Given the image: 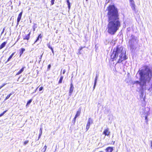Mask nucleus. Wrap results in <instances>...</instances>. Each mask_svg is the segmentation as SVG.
<instances>
[{"instance_id":"4468645a","label":"nucleus","mask_w":152,"mask_h":152,"mask_svg":"<svg viewBox=\"0 0 152 152\" xmlns=\"http://www.w3.org/2000/svg\"><path fill=\"white\" fill-rule=\"evenodd\" d=\"M25 68V67H23L16 74V75H18L24 71V69Z\"/></svg>"},{"instance_id":"aec40b11","label":"nucleus","mask_w":152,"mask_h":152,"mask_svg":"<svg viewBox=\"0 0 152 152\" xmlns=\"http://www.w3.org/2000/svg\"><path fill=\"white\" fill-rule=\"evenodd\" d=\"M66 2L68 6V9L70 10V3L69 1V0H66Z\"/></svg>"},{"instance_id":"a211bd4d","label":"nucleus","mask_w":152,"mask_h":152,"mask_svg":"<svg viewBox=\"0 0 152 152\" xmlns=\"http://www.w3.org/2000/svg\"><path fill=\"white\" fill-rule=\"evenodd\" d=\"M149 115V113H146V115H145V122L147 123L148 122V115Z\"/></svg>"},{"instance_id":"39448f33","label":"nucleus","mask_w":152,"mask_h":152,"mask_svg":"<svg viewBox=\"0 0 152 152\" xmlns=\"http://www.w3.org/2000/svg\"><path fill=\"white\" fill-rule=\"evenodd\" d=\"M149 110V109L148 111ZM140 113L141 115H146L147 113H149V111H146V108L144 107H142V108L140 109Z\"/></svg>"},{"instance_id":"72a5a7b5","label":"nucleus","mask_w":152,"mask_h":152,"mask_svg":"<svg viewBox=\"0 0 152 152\" xmlns=\"http://www.w3.org/2000/svg\"><path fill=\"white\" fill-rule=\"evenodd\" d=\"M43 89V88L42 87H40L39 88V91H41Z\"/></svg>"},{"instance_id":"7ed1b4c3","label":"nucleus","mask_w":152,"mask_h":152,"mask_svg":"<svg viewBox=\"0 0 152 152\" xmlns=\"http://www.w3.org/2000/svg\"><path fill=\"white\" fill-rule=\"evenodd\" d=\"M110 56L112 61H117V63H121L128 58L125 49L122 47L118 46L114 48Z\"/></svg>"},{"instance_id":"7c9ffc66","label":"nucleus","mask_w":152,"mask_h":152,"mask_svg":"<svg viewBox=\"0 0 152 152\" xmlns=\"http://www.w3.org/2000/svg\"><path fill=\"white\" fill-rule=\"evenodd\" d=\"M28 142V141L26 140L24 142V145H26V144H27Z\"/></svg>"},{"instance_id":"dca6fc26","label":"nucleus","mask_w":152,"mask_h":152,"mask_svg":"<svg viewBox=\"0 0 152 152\" xmlns=\"http://www.w3.org/2000/svg\"><path fill=\"white\" fill-rule=\"evenodd\" d=\"M80 113H81V110L80 109V110H79L77 112V113L75 115V118H77V117H78V116H79L80 115Z\"/></svg>"},{"instance_id":"f3484780","label":"nucleus","mask_w":152,"mask_h":152,"mask_svg":"<svg viewBox=\"0 0 152 152\" xmlns=\"http://www.w3.org/2000/svg\"><path fill=\"white\" fill-rule=\"evenodd\" d=\"M25 49L24 48H21L20 49V57L22 55V54L23 53V52L25 51Z\"/></svg>"},{"instance_id":"6e6552de","label":"nucleus","mask_w":152,"mask_h":152,"mask_svg":"<svg viewBox=\"0 0 152 152\" xmlns=\"http://www.w3.org/2000/svg\"><path fill=\"white\" fill-rule=\"evenodd\" d=\"M22 13H23V12H21L19 13V15H18V18H17V25H18V24L19 23L20 21L21 20L22 15Z\"/></svg>"},{"instance_id":"473e14b6","label":"nucleus","mask_w":152,"mask_h":152,"mask_svg":"<svg viewBox=\"0 0 152 152\" xmlns=\"http://www.w3.org/2000/svg\"><path fill=\"white\" fill-rule=\"evenodd\" d=\"M76 118H75V117H74V119H73V120H72V122H73L74 123L75 122Z\"/></svg>"},{"instance_id":"0eeeda50","label":"nucleus","mask_w":152,"mask_h":152,"mask_svg":"<svg viewBox=\"0 0 152 152\" xmlns=\"http://www.w3.org/2000/svg\"><path fill=\"white\" fill-rule=\"evenodd\" d=\"M70 88L69 91V96H71L72 93L73 92V90L74 89V87L73 86L72 83L70 85Z\"/></svg>"},{"instance_id":"2f4dec72","label":"nucleus","mask_w":152,"mask_h":152,"mask_svg":"<svg viewBox=\"0 0 152 152\" xmlns=\"http://www.w3.org/2000/svg\"><path fill=\"white\" fill-rule=\"evenodd\" d=\"M43 54V53L42 54V55L39 58V61H41V58L42 57V56Z\"/></svg>"},{"instance_id":"2eb2a0df","label":"nucleus","mask_w":152,"mask_h":152,"mask_svg":"<svg viewBox=\"0 0 152 152\" xmlns=\"http://www.w3.org/2000/svg\"><path fill=\"white\" fill-rule=\"evenodd\" d=\"M25 68V67H23L16 74V75H18L24 71V69Z\"/></svg>"},{"instance_id":"a18cd8bd","label":"nucleus","mask_w":152,"mask_h":152,"mask_svg":"<svg viewBox=\"0 0 152 152\" xmlns=\"http://www.w3.org/2000/svg\"><path fill=\"white\" fill-rule=\"evenodd\" d=\"M88 0H86V1H87Z\"/></svg>"},{"instance_id":"cd10ccee","label":"nucleus","mask_w":152,"mask_h":152,"mask_svg":"<svg viewBox=\"0 0 152 152\" xmlns=\"http://www.w3.org/2000/svg\"><path fill=\"white\" fill-rule=\"evenodd\" d=\"M7 111V110H6V111H4L1 114H0V117L3 116L4 114V113L6 112Z\"/></svg>"},{"instance_id":"423d86ee","label":"nucleus","mask_w":152,"mask_h":152,"mask_svg":"<svg viewBox=\"0 0 152 152\" xmlns=\"http://www.w3.org/2000/svg\"><path fill=\"white\" fill-rule=\"evenodd\" d=\"M108 128L105 129L103 133V134H104L105 136H108L110 134V132Z\"/></svg>"},{"instance_id":"ddd939ff","label":"nucleus","mask_w":152,"mask_h":152,"mask_svg":"<svg viewBox=\"0 0 152 152\" xmlns=\"http://www.w3.org/2000/svg\"><path fill=\"white\" fill-rule=\"evenodd\" d=\"M7 43V42H3L1 44L0 46V49H1L2 48H3L4 47Z\"/></svg>"},{"instance_id":"c756f323","label":"nucleus","mask_w":152,"mask_h":152,"mask_svg":"<svg viewBox=\"0 0 152 152\" xmlns=\"http://www.w3.org/2000/svg\"><path fill=\"white\" fill-rule=\"evenodd\" d=\"M54 2L55 0H51V5H53L54 3Z\"/></svg>"},{"instance_id":"f257e3e1","label":"nucleus","mask_w":152,"mask_h":152,"mask_svg":"<svg viewBox=\"0 0 152 152\" xmlns=\"http://www.w3.org/2000/svg\"><path fill=\"white\" fill-rule=\"evenodd\" d=\"M108 23L107 25V32L113 35L115 34L121 26L117 9L113 5L108 7Z\"/></svg>"},{"instance_id":"5701e85b","label":"nucleus","mask_w":152,"mask_h":152,"mask_svg":"<svg viewBox=\"0 0 152 152\" xmlns=\"http://www.w3.org/2000/svg\"><path fill=\"white\" fill-rule=\"evenodd\" d=\"M42 36L41 35V34H40L39 35L38 37L37 38V39L35 41V42L34 43H36L37 41H38L39 40V38H42Z\"/></svg>"},{"instance_id":"c03bdc74","label":"nucleus","mask_w":152,"mask_h":152,"mask_svg":"<svg viewBox=\"0 0 152 152\" xmlns=\"http://www.w3.org/2000/svg\"><path fill=\"white\" fill-rule=\"evenodd\" d=\"M99 152H103L102 151H99Z\"/></svg>"},{"instance_id":"c9c22d12","label":"nucleus","mask_w":152,"mask_h":152,"mask_svg":"<svg viewBox=\"0 0 152 152\" xmlns=\"http://www.w3.org/2000/svg\"><path fill=\"white\" fill-rule=\"evenodd\" d=\"M85 47H80V48L79 49V52L83 48H84Z\"/></svg>"},{"instance_id":"ea45409f","label":"nucleus","mask_w":152,"mask_h":152,"mask_svg":"<svg viewBox=\"0 0 152 152\" xmlns=\"http://www.w3.org/2000/svg\"><path fill=\"white\" fill-rule=\"evenodd\" d=\"M42 134H39V137H38V140L39 139V138H40L41 135Z\"/></svg>"},{"instance_id":"4be33fe9","label":"nucleus","mask_w":152,"mask_h":152,"mask_svg":"<svg viewBox=\"0 0 152 152\" xmlns=\"http://www.w3.org/2000/svg\"><path fill=\"white\" fill-rule=\"evenodd\" d=\"M91 124L90 123L87 122V123L86 126V131L88 130L90 127V126Z\"/></svg>"},{"instance_id":"37998d69","label":"nucleus","mask_w":152,"mask_h":152,"mask_svg":"<svg viewBox=\"0 0 152 152\" xmlns=\"http://www.w3.org/2000/svg\"><path fill=\"white\" fill-rule=\"evenodd\" d=\"M52 53L53 54H54V51L53 52H52Z\"/></svg>"},{"instance_id":"a19ab883","label":"nucleus","mask_w":152,"mask_h":152,"mask_svg":"<svg viewBox=\"0 0 152 152\" xmlns=\"http://www.w3.org/2000/svg\"><path fill=\"white\" fill-rule=\"evenodd\" d=\"M51 50L52 52L53 51V48L52 49H51Z\"/></svg>"},{"instance_id":"412c9836","label":"nucleus","mask_w":152,"mask_h":152,"mask_svg":"<svg viewBox=\"0 0 152 152\" xmlns=\"http://www.w3.org/2000/svg\"><path fill=\"white\" fill-rule=\"evenodd\" d=\"M88 122L90 123L91 124L93 123V120L91 118H89L88 120Z\"/></svg>"},{"instance_id":"393cba45","label":"nucleus","mask_w":152,"mask_h":152,"mask_svg":"<svg viewBox=\"0 0 152 152\" xmlns=\"http://www.w3.org/2000/svg\"><path fill=\"white\" fill-rule=\"evenodd\" d=\"M32 101V99H31L29 100L27 102L26 106H27L28 105H29Z\"/></svg>"},{"instance_id":"49530a36","label":"nucleus","mask_w":152,"mask_h":152,"mask_svg":"<svg viewBox=\"0 0 152 152\" xmlns=\"http://www.w3.org/2000/svg\"><path fill=\"white\" fill-rule=\"evenodd\" d=\"M130 1H131V0H130Z\"/></svg>"},{"instance_id":"79ce46f5","label":"nucleus","mask_w":152,"mask_h":152,"mask_svg":"<svg viewBox=\"0 0 152 152\" xmlns=\"http://www.w3.org/2000/svg\"><path fill=\"white\" fill-rule=\"evenodd\" d=\"M51 50L52 52L53 51V48L52 49H51Z\"/></svg>"},{"instance_id":"1a4fd4ad","label":"nucleus","mask_w":152,"mask_h":152,"mask_svg":"<svg viewBox=\"0 0 152 152\" xmlns=\"http://www.w3.org/2000/svg\"><path fill=\"white\" fill-rule=\"evenodd\" d=\"M98 78V76L97 74H96V76L95 77V79H94V86H93V90L95 88L96 86V83H97V80Z\"/></svg>"},{"instance_id":"f704fd0d","label":"nucleus","mask_w":152,"mask_h":152,"mask_svg":"<svg viewBox=\"0 0 152 152\" xmlns=\"http://www.w3.org/2000/svg\"><path fill=\"white\" fill-rule=\"evenodd\" d=\"M39 134H42V128H40L39 129Z\"/></svg>"},{"instance_id":"6ab92c4d","label":"nucleus","mask_w":152,"mask_h":152,"mask_svg":"<svg viewBox=\"0 0 152 152\" xmlns=\"http://www.w3.org/2000/svg\"><path fill=\"white\" fill-rule=\"evenodd\" d=\"M63 76L61 75V77H60V80L58 82V83H62L63 79Z\"/></svg>"},{"instance_id":"58836bf2","label":"nucleus","mask_w":152,"mask_h":152,"mask_svg":"<svg viewBox=\"0 0 152 152\" xmlns=\"http://www.w3.org/2000/svg\"><path fill=\"white\" fill-rule=\"evenodd\" d=\"M51 67V65L50 64H49L48 67V69H49Z\"/></svg>"},{"instance_id":"c85d7f7f","label":"nucleus","mask_w":152,"mask_h":152,"mask_svg":"<svg viewBox=\"0 0 152 152\" xmlns=\"http://www.w3.org/2000/svg\"><path fill=\"white\" fill-rule=\"evenodd\" d=\"M47 45L48 48L50 49H52L53 48L52 47L50 46V44H48Z\"/></svg>"},{"instance_id":"f8f14e48","label":"nucleus","mask_w":152,"mask_h":152,"mask_svg":"<svg viewBox=\"0 0 152 152\" xmlns=\"http://www.w3.org/2000/svg\"><path fill=\"white\" fill-rule=\"evenodd\" d=\"M131 1V4L132 8L133 10L134 11H135V6L134 4L133 1L132 2V1Z\"/></svg>"},{"instance_id":"9b49d317","label":"nucleus","mask_w":152,"mask_h":152,"mask_svg":"<svg viewBox=\"0 0 152 152\" xmlns=\"http://www.w3.org/2000/svg\"><path fill=\"white\" fill-rule=\"evenodd\" d=\"M30 32H29L28 34L26 35L24 37L23 39H26L28 40L30 38Z\"/></svg>"},{"instance_id":"bb28decb","label":"nucleus","mask_w":152,"mask_h":152,"mask_svg":"<svg viewBox=\"0 0 152 152\" xmlns=\"http://www.w3.org/2000/svg\"><path fill=\"white\" fill-rule=\"evenodd\" d=\"M47 148V146L46 145H45L43 149L42 150V152H45Z\"/></svg>"},{"instance_id":"a878e982","label":"nucleus","mask_w":152,"mask_h":152,"mask_svg":"<svg viewBox=\"0 0 152 152\" xmlns=\"http://www.w3.org/2000/svg\"><path fill=\"white\" fill-rule=\"evenodd\" d=\"M12 95V94L10 93L9 95H8L4 99V101H6V100L8 99Z\"/></svg>"},{"instance_id":"20e7f679","label":"nucleus","mask_w":152,"mask_h":152,"mask_svg":"<svg viewBox=\"0 0 152 152\" xmlns=\"http://www.w3.org/2000/svg\"><path fill=\"white\" fill-rule=\"evenodd\" d=\"M138 41V39L137 37L132 35H131V38L129 40V45L132 51L136 48Z\"/></svg>"},{"instance_id":"9d476101","label":"nucleus","mask_w":152,"mask_h":152,"mask_svg":"<svg viewBox=\"0 0 152 152\" xmlns=\"http://www.w3.org/2000/svg\"><path fill=\"white\" fill-rule=\"evenodd\" d=\"M106 152H112L113 151V148L109 147L106 149Z\"/></svg>"},{"instance_id":"4c0bfd02","label":"nucleus","mask_w":152,"mask_h":152,"mask_svg":"<svg viewBox=\"0 0 152 152\" xmlns=\"http://www.w3.org/2000/svg\"><path fill=\"white\" fill-rule=\"evenodd\" d=\"M66 72V70L65 69H64L63 70V74H64Z\"/></svg>"},{"instance_id":"f03ea898","label":"nucleus","mask_w":152,"mask_h":152,"mask_svg":"<svg viewBox=\"0 0 152 152\" xmlns=\"http://www.w3.org/2000/svg\"><path fill=\"white\" fill-rule=\"evenodd\" d=\"M140 75L139 81H134L133 84H139L141 88H143L144 86H146V83H149L152 78V70L148 66H144L139 71Z\"/></svg>"},{"instance_id":"e433bc0d","label":"nucleus","mask_w":152,"mask_h":152,"mask_svg":"<svg viewBox=\"0 0 152 152\" xmlns=\"http://www.w3.org/2000/svg\"><path fill=\"white\" fill-rule=\"evenodd\" d=\"M5 27H4V28H3V30H2V31L1 32V35L4 32V31L5 30Z\"/></svg>"},{"instance_id":"b1692460","label":"nucleus","mask_w":152,"mask_h":152,"mask_svg":"<svg viewBox=\"0 0 152 152\" xmlns=\"http://www.w3.org/2000/svg\"><path fill=\"white\" fill-rule=\"evenodd\" d=\"M14 53H13L10 56V57L9 58H8L7 60V61H10V59L12 58V56H13L14 55Z\"/></svg>"}]
</instances>
